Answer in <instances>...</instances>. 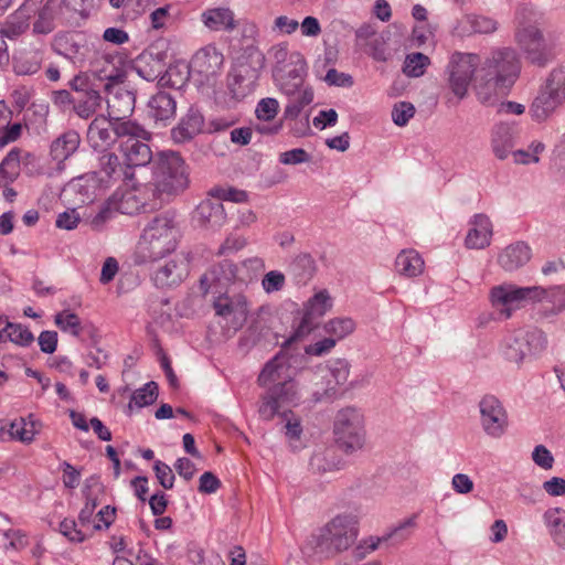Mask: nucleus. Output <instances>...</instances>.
I'll use <instances>...</instances> for the list:
<instances>
[{
  "label": "nucleus",
  "mask_w": 565,
  "mask_h": 565,
  "mask_svg": "<svg viewBox=\"0 0 565 565\" xmlns=\"http://www.w3.org/2000/svg\"><path fill=\"white\" fill-rule=\"evenodd\" d=\"M416 514L409 516L393 527L391 531L382 535L381 537L383 543H390L393 546H398L407 541L416 526Z\"/></svg>",
  "instance_id": "45"
},
{
  "label": "nucleus",
  "mask_w": 565,
  "mask_h": 565,
  "mask_svg": "<svg viewBox=\"0 0 565 565\" xmlns=\"http://www.w3.org/2000/svg\"><path fill=\"white\" fill-rule=\"evenodd\" d=\"M519 45L527 62L544 67L556 57V45L551 38H520Z\"/></svg>",
  "instance_id": "21"
},
{
  "label": "nucleus",
  "mask_w": 565,
  "mask_h": 565,
  "mask_svg": "<svg viewBox=\"0 0 565 565\" xmlns=\"http://www.w3.org/2000/svg\"><path fill=\"white\" fill-rule=\"evenodd\" d=\"M475 77V90L480 103L492 106L507 95L520 74V61L516 52L503 47L491 52Z\"/></svg>",
  "instance_id": "2"
},
{
  "label": "nucleus",
  "mask_w": 565,
  "mask_h": 565,
  "mask_svg": "<svg viewBox=\"0 0 565 565\" xmlns=\"http://www.w3.org/2000/svg\"><path fill=\"white\" fill-rule=\"evenodd\" d=\"M102 0H63L62 12L70 26H82L92 12L99 7Z\"/></svg>",
  "instance_id": "32"
},
{
  "label": "nucleus",
  "mask_w": 565,
  "mask_h": 565,
  "mask_svg": "<svg viewBox=\"0 0 565 565\" xmlns=\"http://www.w3.org/2000/svg\"><path fill=\"white\" fill-rule=\"evenodd\" d=\"M113 131L115 141L118 138H141L143 140L150 139V132L142 128L140 125L130 120L113 119Z\"/></svg>",
  "instance_id": "46"
},
{
  "label": "nucleus",
  "mask_w": 565,
  "mask_h": 565,
  "mask_svg": "<svg viewBox=\"0 0 565 565\" xmlns=\"http://www.w3.org/2000/svg\"><path fill=\"white\" fill-rule=\"evenodd\" d=\"M211 279L220 285L233 281L237 276V266L231 260L224 259L217 266L213 267L209 274Z\"/></svg>",
  "instance_id": "55"
},
{
  "label": "nucleus",
  "mask_w": 565,
  "mask_h": 565,
  "mask_svg": "<svg viewBox=\"0 0 565 565\" xmlns=\"http://www.w3.org/2000/svg\"><path fill=\"white\" fill-rule=\"evenodd\" d=\"M269 54L275 63L273 70H280L284 67L286 68L288 66H292L295 60L294 55H301L297 51H289L286 42L273 46Z\"/></svg>",
  "instance_id": "53"
},
{
  "label": "nucleus",
  "mask_w": 565,
  "mask_h": 565,
  "mask_svg": "<svg viewBox=\"0 0 565 565\" xmlns=\"http://www.w3.org/2000/svg\"><path fill=\"white\" fill-rule=\"evenodd\" d=\"M333 434L338 446L348 454L361 449L365 443L364 417L360 409L345 407L338 412Z\"/></svg>",
  "instance_id": "8"
},
{
  "label": "nucleus",
  "mask_w": 565,
  "mask_h": 565,
  "mask_svg": "<svg viewBox=\"0 0 565 565\" xmlns=\"http://www.w3.org/2000/svg\"><path fill=\"white\" fill-rule=\"evenodd\" d=\"M56 8L55 0H47L39 13V19L33 25V31L46 34L53 31V13Z\"/></svg>",
  "instance_id": "52"
},
{
  "label": "nucleus",
  "mask_w": 565,
  "mask_h": 565,
  "mask_svg": "<svg viewBox=\"0 0 565 565\" xmlns=\"http://www.w3.org/2000/svg\"><path fill=\"white\" fill-rule=\"evenodd\" d=\"M204 126V116L196 106H191L171 129V138L177 143H184L199 135Z\"/></svg>",
  "instance_id": "25"
},
{
  "label": "nucleus",
  "mask_w": 565,
  "mask_h": 565,
  "mask_svg": "<svg viewBox=\"0 0 565 565\" xmlns=\"http://www.w3.org/2000/svg\"><path fill=\"white\" fill-rule=\"evenodd\" d=\"M98 189H100L99 183L96 180V178L90 173L73 180L68 184L67 191L77 194L78 201L82 204H88L94 202L97 198Z\"/></svg>",
  "instance_id": "41"
},
{
  "label": "nucleus",
  "mask_w": 565,
  "mask_h": 565,
  "mask_svg": "<svg viewBox=\"0 0 565 565\" xmlns=\"http://www.w3.org/2000/svg\"><path fill=\"white\" fill-rule=\"evenodd\" d=\"M429 58L423 53H413L406 56L403 72L407 76L418 77L425 73Z\"/></svg>",
  "instance_id": "54"
},
{
  "label": "nucleus",
  "mask_w": 565,
  "mask_h": 565,
  "mask_svg": "<svg viewBox=\"0 0 565 565\" xmlns=\"http://www.w3.org/2000/svg\"><path fill=\"white\" fill-rule=\"evenodd\" d=\"M395 268L398 274L406 277H416L424 270V260L414 249L402 250L395 259Z\"/></svg>",
  "instance_id": "42"
},
{
  "label": "nucleus",
  "mask_w": 565,
  "mask_h": 565,
  "mask_svg": "<svg viewBox=\"0 0 565 565\" xmlns=\"http://www.w3.org/2000/svg\"><path fill=\"white\" fill-rule=\"evenodd\" d=\"M471 228L466 236V246L468 248L482 249L490 245L492 237V223L488 215L476 214L470 221Z\"/></svg>",
  "instance_id": "31"
},
{
  "label": "nucleus",
  "mask_w": 565,
  "mask_h": 565,
  "mask_svg": "<svg viewBox=\"0 0 565 565\" xmlns=\"http://www.w3.org/2000/svg\"><path fill=\"white\" fill-rule=\"evenodd\" d=\"M106 92L108 116L113 119H125L135 109V93L122 85H117Z\"/></svg>",
  "instance_id": "24"
},
{
  "label": "nucleus",
  "mask_w": 565,
  "mask_h": 565,
  "mask_svg": "<svg viewBox=\"0 0 565 565\" xmlns=\"http://www.w3.org/2000/svg\"><path fill=\"white\" fill-rule=\"evenodd\" d=\"M56 326L65 332H71L74 337H78L81 334V321L77 315L63 310L55 316Z\"/></svg>",
  "instance_id": "56"
},
{
  "label": "nucleus",
  "mask_w": 565,
  "mask_h": 565,
  "mask_svg": "<svg viewBox=\"0 0 565 565\" xmlns=\"http://www.w3.org/2000/svg\"><path fill=\"white\" fill-rule=\"evenodd\" d=\"M43 62V54L36 49H24L12 56V68L18 76H32L36 74Z\"/></svg>",
  "instance_id": "33"
},
{
  "label": "nucleus",
  "mask_w": 565,
  "mask_h": 565,
  "mask_svg": "<svg viewBox=\"0 0 565 565\" xmlns=\"http://www.w3.org/2000/svg\"><path fill=\"white\" fill-rule=\"evenodd\" d=\"M355 321L349 317H337L324 324V331L338 340L344 339L355 330Z\"/></svg>",
  "instance_id": "48"
},
{
  "label": "nucleus",
  "mask_w": 565,
  "mask_h": 565,
  "mask_svg": "<svg viewBox=\"0 0 565 565\" xmlns=\"http://www.w3.org/2000/svg\"><path fill=\"white\" fill-rule=\"evenodd\" d=\"M278 109V100L276 98L266 97L258 102L255 114L259 120L270 121L277 116Z\"/></svg>",
  "instance_id": "60"
},
{
  "label": "nucleus",
  "mask_w": 565,
  "mask_h": 565,
  "mask_svg": "<svg viewBox=\"0 0 565 565\" xmlns=\"http://www.w3.org/2000/svg\"><path fill=\"white\" fill-rule=\"evenodd\" d=\"M204 24L214 32H232L235 30L236 21L234 13L228 8L210 9L202 14Z\"/></svg>",
  "instance_id": "38"
},
{
  "label": "nucleus",
  "mask_w": 565,
  "mask_h": 565,
  "mask_svg": "<svg viewBox=\"0 0 565 565\" xmlns=\"http://www.w3.org/2000/svg\"><path fill=\"white\" fill-rule=\"evenodd\" d=\"M462 31L470 34L487 35L497 31V22L481 15H467L461 21Z\"/></svg>",
  "instance_id": "47"
},
{
  "label": "nucleus",
  "mask_w": 565,
  "mask_h": 565,
  "mask_svg": "<svg viewBox=\"0 0 565 565\" xmlns=\"http://www.w3.org/2000/svg\"><path fill=\"white\" fill-rule=\"evenodd\" d=\"M153 470L159 483L167 490L173 488L175 477L172 469L161 460L154 461Z\"/></svg>",
  "instance_id": "64"
},
{
  "label": "nucleus",
  "mask_w": 565,
  "mask_h": 565,
  "mask_svg": "<svg viewBox=\"0 0 565 565\" xmlns=\"http://www.w3.org/2000/svg\"><path fill=\"white\" fill-rule=\"evenodd\" d=\"M151 191L156 199L169 201L189 185L188 167L181 156L173 151H162L154 160Z\"/></svg>",
  "instance_id": "4"
},
{
  "label": "nucleus",
  "mask_w": 565,
  "mask_h": 565,
  "mask_svg": "<svg viewBox=\"0 0 565 565\" xmlns=\"http://www.w3.org/2000/svg\"><path fill=\"white\" fill-rule=\"evenodd\" d=\"M192 73L191 64L177 62L166 66L162 75L159 77L158 84L161 88L170 87L175 90L181 89L190 78Z\"/></svg>",
  "instance_id": "37"
},
{
  "label": "nucleus",
  "mask_w": 565,
  "mask_h": 565,
  "mask_svg": "<svg viewBox=\"0 0 565 565\" xmlns=\"http://www.w3.org/2000/svg\"><path fill=\"white\" fill-rule=\"evenodd\" d=\"M257 383L266 390L258 406L260 418L271 420L276 415H281L287 420L286 437L289 440H299L302 434L300 420L294 417L290 409L280 413L284 408L296 406L300 399L288 354L279 351L270 359L259 373Z\"/></svg>",
  "instance_id": "1"
},
{
  "label": "nucleus",
  "mask_w": 565,
  "mask_h": 565,
  "mask_svg": "<svg viewBox=\"0 0 565 565\" xmlns=\"http://www.w3.org/2000/svg\"><path fill=\"white\" fill-rule=\"evenodd\" d=\"M309 466L313 472L326 473L342 469L344 461L337 455L334 449L324 448L313 452Z\"/></svg>",
  "instance_id": "39"
},
{
  "label": "nucleus",
  "mask_w": 565,
  "mask_h": 565,
  "mask_svg": "<svg viewBox=\"0 0 565 565\" xmlns=\"http://www.w3.org/2000/svg\"><path fill=\"white\" fill-rule=\"evenodd\" d=\"M332 307V300L327 290H320L313 295L305 306L303 316L295 329L294 334L285 341L280 351L285 352L287 345L309 334L317 326L318 319L326 315Z\"/></svg>",
  "instance_id": "13"
},
{
  "label": "nucleus",
  "mask_w": 565,
  "mask_h": 565,
  "mask_svg": "<svg viewBox=\"0 0 565 565\" xmlns=\"http://www.w3.org/2000/svg\"><path fill=\"white\" fill-rule=\"evenodd\" d=\"M565 100V67L551 72L544 88L534 99L531 111L537 121L545 120Z\"/></svg>",
  "instance_id": "10"
},
{
  "label": "nucleus",
  "mask_w": 565,
  "mask_h": 565,
  "mask_svg": "<svg viewBox=\"0 0 565 565\" xmlns=\"http://www.w3.org/2000/svg\"><path fill=\"white\" fill-rule=\"evenodd\" d=\"M129 61L119 53H107L95 62L94 73L100 82H104V89L125 84Z\"/></svg>",
  "instance_id": "16"
},
{
  "label": "nucleus",
  "mask_w": 565,
  "mask_h": 565,
  "mask_svg": "<svg viewBox=\"0 0 565 565\" xmlns=\"http://www.w3.org/2000/svg\"><path fill=\"white\" fill-rule=\"evenodd\" d=\"M128 138L120 143V150L126 159V168L132 171L135 167H145L152 161V151L146 140Z\"/></svg>",
  "instance_id": "28"
},
{
  "label": "nucleus",
  "mask_w": 565,
  "mask_h": 565,
  "mask_svg": "<svg viewBox=\"0 0 565 565\" xmlns=\"http://www.w3.org/2000/svg\"><path fill=\"white\" fill-rule=\"evenodd\" d=\"M543 292V288L537 286L518 287L513 284H503L491 288L490 301L501 317L509 319L524 302L537 301Z\"/></svg>",
  "instance_id": "9"
},
{
  "label": "nucleus",
  "mask_w": 565,
  "mask_h": 565,
  "mask_svg": "<svg viewBox=\"0 0 565 565\" xmlns=\"http://www.w3.org/2000/svg\"><path fill=\"white\" fill-rule=\"evenodd\" d=\"M8 340L20 347H29L34 341L33 333L21 323L8 322Z\"/></svg>",
  "instance_id": "57"
},
{
  "label": "nucleus",
  "mask_w": 565,
  "mask_h": 565,
  "mask_svg": "<svg viewBox=\"0 0 565 565\" xmlns=\"http://www.w3.org/2000/svg\"><path fill=\"white\" fill-rule=\"evenodd\" d=\"M480 57L472 53H454L448 64V83L451 92L462 99L468 92L470 83L479 71Z\"/></svg>",
  "instance_id": "11"
},
{
  "label": "nucleus",
  "mask_w": 565,
  "mask_h": 565,
  "mask_svg": "<svg viewBox=\"0 0 565 565\" xmlns=\"http://www.w3.org/2000/svg\"><path fill=\"white\" fill-rule=\"evenodd\" d=\"M169 44L166 38H158L132 62L131 67L148 81H159L167 66Z\"/></svg>",
  "instance_id": "12"
},
{
  "label": "nucleus",
  "mask_w": 565,
  "mask_h": 565,
  "mask_svg": "<svg viewBox=\"0 0 565 565\" xmlns=\"http://www.w3.org/2000/svg\"><path fill=\"white\" fill-rule=\"evenodd\" d=\"M102 102L103 97L99 92L94 88L84 94L75 95V98H73V110L78 117L87 119L100 108Z\"/></svg>",
  "instance_id": "43"
},
{
  "label": "nucleus",
  "mask_w": 565,
  "mask_h": 565,
  "mask_svg": "<svg viewBox=\"0 0 565 565\" xmlns=\"http://www.w3.org/2000/svg\"><path fill=\"white\" fill-rule=\"evenodd\" d=\"M189 259L183 255H175L153 270L151 279L158 288H170L181 284L189 275Z\"/></svg>",
  "instance_id": "20"
},
{
  "label": "nucleus",
  "mask_w": 565,
  "mask_h": 565,
  "mask_svg": "<svg viewBox=\"0 0 565 565\" xmlns=\"http://www.w3.org/2000/svg\"><path fill=\"white\" fill-rule=\"evenodd\" d=\"M52 47L55 53L79 66L94 55V47L86 38H54Z\"/></svg>",
  "instance_id": "22"
},
{
  "label": "nucleus",
  "mask_w": 565,
  "mask_h": 565,
  "mask_svg": "<svg viewBox=\"0 0 565 565\" xmlns=\"http://www.w3.org/2000/svg\"><path fill=\"white\" fill-rule=\"evenodd\" d=\"M288 270L297 285H307L317 273V264L310 254L300 253L291 260Z\"/></svg>",
  "instance_id": "36"
},
{
  "label": "nucleus",
  "mask_w": 565,
  "mask_h": 565,
  "mask_svg": "<svg viewBox=\"0 0 565 565\" xmlns=\"http://www.w3.org/2000/svg\"><path fill=\"white\" fill-rule=\"evenodd\" d=\"M324 72L326 74L322 73L319 78L326 82L329 86L350 88L354 84L353 77L350 74L339 72L334 67H329Z\"/></svg>",
  "instance_id": "59"
},
{
  "label": "nucleus",
  "mask_w": 565,
  "mask_h": 565,
  "mask_svg": "<svg viewBox=\"0 0 565 565\" xmlns=\"http://www.w3.org/2000/svg\"><path fill=\"white\" fill-rule=\"evenodd\" d=\"M295 98L285 108V118L296 119L301 110L313 100V89L310 86L305 87L301 93L294 95Z\"/></svg>",
  "instance_id": "49"
},
{
  "label": "nucleus",
  "mask_w": 565,
  "mask_h": 565,
  "mask_svg": "<svg viewBox=\"0 0 565 565\" xmlns=\"http://www.w3.org/2000/svg\"><path fill=\"white\" fill-rule=\"evenodd\" d=\"M292 66L280 70H273V77L280 92L294 96L306 87L303 86L307 75V63L302 55H294Z\"/></svg>",
  "instance_id": "18"
},
{
  "label": "nucleus",
  "mask_w": 565,
  "mask_h": 565,
  "mask_svg": "<svg viewBox=\"0 0 565 565\" xmlns=\"http://www.w3.org/2000/svg\"><path fill=\"white\" fill-rule=\"evenodd\" d=\"M7 435L11 439H17L21 443L30 444L34 439L35 430L33 429V426L30 428L28 427L24 418H19L9 424V427H7Z\"/></svg>",
  "instance_id": "51"
},
{
  "label": "nucleus",
  "mask_w": 565,
  "mask_h": 565,
  "mask_svg": "<svg viewBox=\"0 0 565 565\" xmlns=\"http://www.w3.org/2000/svg\"><path fill=\"white\" fill-rule=\"evenodd\" d=\"M100 188H109L118 181L131 180L134 172L124 167L116 153L105 149L97 154V166L92 172Z\"/></svg>",
  "instance_id": "17"
},
{
  "label": "nucleus",
  "mask_w": 565,
  "mask_h": 565,
  "mask_svg": "<svg viewBox=\"0 0 565 565\" xmlns=\"http://www.w3.org/2000/svg\"><path fill=\"white\" fill-rule=\"evenodd\" d=\"M245 53L247 56L243 55L237 58V63L227 78L230 94L236 102L253 94L259 71L265 63V56L257 47L248 45Z\"/></svg>",
  "instance_id": "7"
},
{
  "label": "nucleus",
  "mask_w": 565,
  "mask_h": 565,
  "mask_svg": "<svg viewBox=\"0 0 565 565\" xmlns=\"http://www.w3.org/2000/svg\"><path fill=\"white\" fill-rule=\"evenodd\" d=\"M531 259V248L524 242L507 246L498 257L499 265L507 271H513Z\"/></svg>",
  "instance_id": "34"
},
{
  "label": "nucleus",
  "mask_w": 565,
  "mask_h": 565,
  "mask_svg": "<svg viewBox=\"0 0 565 565\" xmlns=\"http://www.w3.org/2000/svg\"><path fill=\"white\" fill-rule=\"evenodd\" d=\"M87 140L94 149L103 150L115 143L116 141L113 131V118L110 116L95 117L88 126Z\"/></svg>",
  "instance_id": "30"
},
{
  "label": "nucleus",
  "mask_w": 565,
  "mask_h": 565,
  "mask_svg": "<svg viewBox=\"0 0 565 565\" xmlns=\"http://www.w3.org/2000/svg\"><path fill=\"white\" fill-rule=\"evenodd\" d=\"M194 221L204 228L217 230L226 222V213L221 201L204 200L195 209Z\"/></svg>",
  "instance_id": "26"
},
{
  "label": "nucleus",
  "mask_w": 565,
  "mask_h": 565,
  "mask_svg": "<svg viewBox=\"0 0 565 565\" xmlns=\"http://www.w3.org/2000/svg\"><path fill=\"white\" fill-rule=\"evenodd\" d=\"M323 54L319 55L313 64V72L317 77H321L322 73L328 70V66H333L339 56V50L337 43H328L323 41Z\"/></svg>",
  "instance_id": "50"
},
{
  "label": "nucleus",
  "mask_w": 565,
  "mask_h": 565,
  "mask_svg": "<svg viewBox=\"0 0 565 565\" xmlns=\"http://www.w3.org/2000/svg\"><path fill=\"white\" fill-rule=\"evenodd\" d=\"M543 520L548 529L553 542L561 548H565V510L553 508L545 511Z\"/></svg>",
  "instance_id": "40"
},
{
  "label": "nucleus",
  "mask_w": 565,
  "mask_h": 565,
  "mask_svg": "<svg viewBox=\"0 0 565 565\" xmlns=\"http://www.w3.org/2000/svg\"><path fill=\"white\" fill-rule=\"evenodd\" d=\"M537 301L546 300L553 305V313L565 310V286H557L550 289L543 288Z\"/></svg>",
  "instance_id": "58"
},
{
  "label": "nucleus",
  "mask_w": 565,
  "mask_h": 565,
  "mask_svg": "<svg viewBox=\"0 0 565 565\" xmlns=\"http://www.w3.org/2000/svg\"><path fill=\"white\" fill-rule=\"evenodd\" d=\"M146 206V203L138 199L137 195L132 192H127L122 195L121 200L118 203V211L122 214L132 215L135 213L140 212L141 209Z\"/></svg>",
  "instance_id": "63"
},
{
  "label": "nucleus",
  "mask_w": 565,
  "mask_h": 565,
  "mask_svg": "<svg viewBox=\"0 0 565 565\" xmlns=\"http://www.w3.org/2000/svg\"><path fill=\"white\" fill-rule=\"evenodd\" d=\"M79 143L78 132L67 130L52 141L50 154L54 161L62 163L77 151Z\"/></svg>",
  "instance_id": "35"
},
{
  "label": "nucleus",
  "mask_w": 565,
  "mask_h": 565,
  "mask_svg": "<svg viewBox=\"0 0 565 565\" xmlns=\"http://www.w3.org/2000/svg\"><path fill=\"white\" fill-rule=\"evenodd\" d=\"M35 157L30 152H23L19 148L11 149L0 163V188L11 184L20 173V163L28 164Z\"/></svg>",
  "instance_id": "29"
},
{
  "label": "nucleus",
  "mask_w": 565,
  "mask_h": 565,
  "mask_svg": "<svg viewBox=\"0 0 565 565\" xmlns=\"http://www.w3.org/2000/svg\"><path fill=\"white\" fill-rule=\"evenodd\" d=\"M415 114V107L411 103L401 102L393 107L392 119L395 125L404 127Z\"/></svg>",
  "instance_id": "62"
},
{
  "label": "nucleus",
  "mask_w": 565,
  "mask_h": 565,
  "mask_svg": "<svg viewBox=\"0 0 565 565\" xmlns=\"http://www.w3.org/2000/svg\"><path fill=\"white\" fill-rule=\"evenodd\" d=\"M180 228L175 216L164 212L151 218L142 231L138 245L140 263L154 262L175 250Z\"/></svg>",
  "instance_id": "3"
},
{
  "label": "nucleus",
  "mask_w": 565,
  "mask_h": 565,
  "mask_svg": "<svg viewBox=\"0 0 565 565\" xmlns=\"http://www.w3.org/2000/svg\"><path fill=\"white\" fill-rule=\"evenodd\" d=\"M359 533L358 518L350 513L338 514L317 534L312 535L311 544L317 554L331 556L348 550Z\"/></svg>",
  "instance_id": "5"
},
{
  "label": "nucleus",
  "mask_w": 565,
  "mask_h": 565,
  "mask_svg": "<svg viewBox=\"0 0 565 565\" xmlns=\"http://www.w3.org/2000/svg\"><path fill=\"white\" fill-rule=\"evenodd\" d=\"M159 388L158 384L153 381L146 383L142 387L134 391L130 397V402L128 404L127 414L130 415L132 411V406L135 405L137 408H142L149 406L156 402L158 398Z\"/></svg>",
  "instance_id": "44"
},
{
  "label": "nucleus",
  "mask_w": 565,
  "mask_h": 565,
  "mask_svg": "<svg viewBox=\"0 0 565 565\" xmlns=\"http://www.w3.org/2000/svg\"><path fill=\"white\" fill-rule=\"evenodd\" d=\"M546 348L545 333L533 327L520 328L508 333L501 343L504 359L518 365L537 359Z\"/></svg>",
  "instance_id": "6"
},
{
  "label": "nucleus",
  "mask_w": 565,
  "mask_h": 565,
  "mask_svg": "<svg viewBox=\"0 0 565 565\" xmlns=\"http://www.w3.org/2000/svg\"><path fill=\"white\" fill-rule=\"evenodd\" d=\"M223 62V54L214 46L207 45L193 55L190 64L192 73L201 76V82L207 83L220 73Z\"/></svg>",
  "instance_id": "23"
},
{
  "label": "nucleus",
  "mask_w": 565,
  "mask_h": 565,
  "mask_svg": "<svg viewBox=\"0 0 565 565\" xmlns=\"http://www.w3.org/2000/svg\"><path fill=\"white\" fill-rule=\"evenodd\" d=\"M213 307L215 313L225 321L223 328L227 331L236 332L247 320L248 307L243 295H220L215 298Z\"/></svg>",
  "instance_id": "14"
},
{
  "label": "nucleus",
  "mask_w": 565,
  "mask_h": 565,
  "mask_svg": "<svg viewBox=\"0 0 565 565\" xmlns=\"http://www.w3.org/2000/svg\"><path fill=\"white\" fill-rule=\"evenodd\" d=\"M177 96L164 89H159L147 103V116L158 127H167L177 116Z\"/></svg>",
  "instance_id": "19"
},
{
  "label": "nucleus",
  "mask_w": 565,
  "mask_h": 565,
  "mask_svg": "<svg viewBox=\"0 0 565 565\" xmlns=\"http://www.w3.org/2000/svg\"><path fill=\"white\" fill-rule=\"evenodd\" d=\"M350 363L345 359H333L328 363V369L335 384L343 385L348 382Z\"/></svg>",
  "instance_id": "61"
},
{
  "label": "nucleus",
  "mask_w": 565,
  "mask_h": 565,
  "mask_svg": "<svg viewBox=\"0 0 565 565\" xmlns=\"http://www.w3.org/2000/svg\"><path fill=\"white\" fill-rule=\"evenodd\" d=\"M518 128L511 122L497 124L491 132V148L499 160H504L516 143Z\"/></svg>",
  "instance_id": "27"
},
{
  "label": "nucleus",
  "mask_w": 565,
  "mask_h": 565,
  "mask_svg": "<svg viewBox=\"0 0 565 565\" xmlns=\"http://www.w3.org/2000/svg\"><path fill=\"white\" fill-rule=\"evenodd\" d=\"M480 420L484 433L492 438L504 435L509 419L505 408L494 395H486L479 402Z\"/></svg>",
  "instance_id": "15"
}]
</instances>
